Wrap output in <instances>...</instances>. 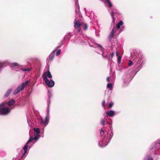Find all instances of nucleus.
<instances>
[{
    "label": "nucleus",
    "instance_id": "f257e3e1",
    "mask_svg": "<svg viewBox=\"0 0 160 160\" xmlns=\"http://www.w3.org/2000/svg\"><path fill=\"white\" fill-rule=\"evenodd\" d=\"M133 55L132 57L133 58V62L131 60H129L128 62V65L131 66L133 63L135 66V72L136 74L142 68L145 63V60L142 54L139 51L134 50L133 51Z\"/></svg>",
    "mask_w": 160,
    "mask_h": 160
},
{
    "label": "nucleus",
    "instance_id": "f03ea898",
    "mask_svg": "<svg viewBox=\"0 0 160 160\" xmlns=\"http://www.w3.org/2000/svg\"><path fill=\"white\" fill-rule=\"evenodd\" d=\"M110 130L108 131L103 128L101 129L100 132V140L98 142V146L100 147L106 146L109 142L113 135L112 127L109 126Z\"/></svg>",
    "mask_w": 160,
    "mask_h": 160
},
{
    "label": "nucleus",
    "instance_id": "7ed1b4c3",
    "mask_svg": "<svg viewBox=\"0 0 160 160\" xmlns=\"http://www.w3.org/2000/svg\"><path fill=\"white\" fill-rule=\"evenodd\" d=\"M52 95L49 91H48V107L47 108V113L45 117V119H44L42 118H40L38 120V122L42 125H44L45 127L48 124L50 118L49 115V109L50 105V98Z\"/></svg>",
    "mask_w": 160,
    "mask_h": 160
},
{
    "label": "nucleus",
    "instance_id": "20e7f679",
    "mask_svg": "<svg viewBox=\"0 0 160 160\" xmlns=\"http://www.w3.org/2000/svg\"><path fill=\"white\" fill-rule=\"evenodd\" d=\"M42 77L46 85L49 88H52L54 86L55 82L51 79L52 76L49 71L45 72L43 73Z\"/></svg>",
    "mask_w": 160,
    "mask_h": 160
},
{
    "label": "nucleus",
    "instance_id": "39448f33",
    "mask_svg": "<svg viewBox=\"0 0 160 160\" xmlns=\"http://www.w3.org/2000/svg\"><path fill=\"white\" fill-rule=\"evenodd\" d=\"M150 152L155 153L160 150V138L155 140L151 145L149 148Z\"/></svg>",
    "mask_w": 160,
    "mask_h": 160
},
{
    "label": "nucleus",
    "instance_id": "423d86ee",
    "mask_svg": "<svg viewBox=\"0 0 160 160\" xmlns=\"http://www.w3.org/2000/svg\"><path fill=\"white\" fill-rule=\"evenodd\" d=\"M88 42L91 47H93L95 48H97L98 50L102 52V56L103 58L107 59H109L110 58L108 54H105V52H104V49L101 45L96 43L94 44L93 45H91L90 43L88 41Z\"/></svg>",
    "mask_w": 160,
    "mask_h": 160
},
{
    "label": "nucleus",
    "instance_id": "0eeeda50",
    "mask_svg": "<svg viewBox=\"0 0 160 160\" xmlns=\"http://www.w3.org/2000/svg\"><path fill=\"white\" fill-rule=\"evenodd\" d=\"M5 102H3L0 104V115H7L10 112L11 109L7 107H5Z\"/></svg>",
    "mask_w": 160,
    "mask_h": 160
},
{
    "label": "nucleus",
    "instance_id": "6e6552de",
    "mask_svg": "<svg viewBox=\"0 0 160 160\" xmlns=\"http://www.w3.org/2000/svg\"><path fill=\"white\" fill-rule=\"evenodd\" d=\"M29 82L28 81H26L23 82L21 86H18L13 91V94L15 95L18 94L20 92L23 90L25 87H26Z\"/></svg>",
    "mask_w": 160,
    "mask_h": 160
},
{
    "label": "nucleus",
    "instance_id": "1a4fd4ad",
    "mask_svg": "<svg viewBox=\"0 0 160 160\" xmlns=\"http://www.w3.org/2000/svg\"><path fill=\"white\" fill-rule=\"evenodd\" d=\"M82 24L78 19L77 18H75L74 21V27L75 29H78L79 27L82 26Z\"/></svg>",
    "mask_w": 160,
    "mask_h": 160
},
{
    "label": "nucleus",
    "instance_id": "9d476101",
    "mask_svg": "<svg viewBox=\"0 0 160 160\" xmlns=\"http://www.w3.org/2000/svg\"><path fill=\"white\" fill-rule=\"evenodd\" d=\"M21 66V65L17 62H14L10 64V67L11 69L13 70H15L16 69H18V68H20Z\"/></svg>",
    "mask_w": 160,
    "mask_h": 160
},
{
    "label": "nucleus",
    "instance_id": "9b49d317",
    "mask_svg": "<svg viewBox=\"0 0 160 160\" xmlns=\"http://www.w3.org/2000/svg\"><path fill=\"white\" fill-rule=\"evenodd\" d=\"M103 2L105 4V6L108 7V9L112 7V4L110 0H104Z\"/></svg>",
    "mask_w": 160,
    "mask_h": 160
},
{
    "label": "nucleus",
    "instance_id": "f8f14e48",
    "mask_svg": "<svg viewBox=\"0 0 160 160\" xmlns=\"http://www.w3.org/2000/svg\"><path fill=\"white\" fill-rule=\"evenodd\" d=\"M8 64V62L7 61H2L0 60V73L1 72V69L2 68L3 66H7Z\"/></svg>",
    "mask_w": 160,
    "mask_h": 160
},
{
    "label": "nucleus",
    "instance_id": "ddd939ff",
    "mask_svg": "<svg viewBox=\"0 0 160 160\" xmlns=\"http://www.w3.org/2000/svg\"><path fill=\"white\" fill-rule=\"evenodd\" d=\"M55 54V51H53L50 54L48 59H47V61L48 62H51L54 58Z\"/></svg>",
    "mask_w": 160,
    "mask_h": 160
},
{
    "label": "nucleus",
    "instance_id": "4468645a",
    "mask_svg": "<svg viewBox=\"0 0 160 160\" xmlns=\"http://www.w3.org/2000/svg\"><path fill=\"white\" fill-rule=\"evenodd\" d=\"M116 28L115 27H113V28L111 31L108 38L109 39H111V38L114 37V34L116 32Z\"/></svg>",
    "mask_w": 160,
    "mask_h": 160
},
{
    "label": "nucleus",
    "instance_id": "2eb2a0df",
    "mask_svg": "<svg viewBox=\"0 0 160 160\" xmlns=\"http://www.w3.org/2000/svg\"><path fill=\"white\" fill-rule=\"evenodd\" d=\"M108 11L110 13L111 15L112 18L114 17V15L116 13L117 10L115 8H109L108 9Z\"/></svg>",
    "mask_w": 160,
    "mask_h": 160
},
{
    "label": "nucleus",
    "instance_id": "dca6fc26",
    "mask_svg": "<svg viewBox=\"0 0 160 160\" xmlns=\"http://www.w3.org/2000/svg\"><path fill=\"white\" fill-rule=\"evenodd\" d=\"M28 145H27V144H25L24 147H23V149L24 151V152L21 155V158H23L25 155L26 152L28 151Z\"/></svg>",
    "mask_w": 160,
    "mask_h": 160
},
{
    "label": "nucleus",
    "instance_id": "f3484780",
    "mask_svg": "<svg viewBox=\"0 0 160 160\" xmlns=\"http://www.w3.org/2000/svg\"><path fill=\"white\" fill-rule=\"evenodd\" d=\"M38 139L37 138L34 137H30L29 139L28 140V141H27V143H26V144H27V145H28V144L29 142H33V140H35L36 141H37Z\"/></svg>",
    "mask_w": 160,
    "mask_h": 160
},
{
    "label": "nucleus",
    "instance_id": "a211bd4d",
    "mask_svg": "<svg viewBox=\"0 0 160 160\" xmlns=\"http://www.w3.org/2000/svg\"><path fill=\"white\" fill-rule=\"evenodd\" d=\"M106 114L108 116L113 117L114 115L115 112L113 110H110L106 112Z\"/></svg>",
    "mask_w": 160,
    "mask_h": 160
},
{
    "label": "nucleus",
    "instance_id": "6ab92c4d",
    "mask_svg": "<svg viewBox=\"0 0 160 160\" xmlns=\"http://www.w3.org/2000/svg\"><path fill=\"white\" fill-rule=\"evenodd\" d=\"M123 24V22L122 21L120 20L119 22L117 24L116 27L117 29H120L121 26Z\"/></svg>",
    "mask_w": 160,
    "mask_h": 160
},
{
    "label": "nucleus",
    "instance_id": "aec40b11",
    "mask_svg": "<svg viewBox=\"0 0 160 160\" xmlns=\"http://www.w3.org/2000/svg\"><path fill=\"white\" fill-rule=\"evenodd\" d=\"M101 125H104L107 124H108V121L106 120L105 119V118L102 119L101 122Z\"/></svg>",
    "mask_w": 160,
    "mask_h": 160
},
{
    "label": "nucleus",
    "instance_id": "412c9836",
    "mask_svg": "<svg viewBox=\"0 0 160 160\" xmlns=\"http://www.w3.org/2000/svg\"><path fill=\"white\" fill-rule=\"evenodd\" d=\"M12 89H9L6 92V93L5 94L4 97L5 98H7L8 97L10 93H11V92L12 91Z\"/></svg>",
    "mask_w": 160,
    "mask_h": 160
},
{
    "label": "nucleus",
    "instance_id": "4be33fe9",
    "mask_svg": "<svg viewBox=\"0 0 160 160\" xmlns=\"http://www.w3.org/2000/svg\"><path fill=\"white\" fill-rule=\"evenodd\" d=\"M20 69L23 72H29L32 69V68H20Z\"/></svg>",
    "mask_w": 160,
    "mask_h": 160
},
{
    "label": "nucleus",
    "instance_id": "5701e85b",
    "mask_svg": "<svg viewBox=\"0 0 160 160\" xmlns=\"http://www.w3.org/2000/svg\"><path fill=\"white\" fill-rule=\"evenodd\" d=\"M71 33H68L67 35L65 36L64 39L66 40L67 39H69L71 36Z\"/></svg>",
    "mask_w": 160,
    "mask_h": 160
},
{
    "label": "nucleus",
    "instance_id": "b1692460",
    "mask_svg": "<svg viewBox=\"0 0 160 160\" xmlns=\"http://www.w3.org/2000/svg\"><path fill=\"white\" fill-rule=\"evenodd\" d=\"M143 160H153L152 156L147 155L144 158Z\"/></svg>",
    "mask_w": 160,
    "mask_h": 160
},
{
    "label": "nucleus",
    "instance_id": "393cba45",
    "mask_svg": "<svg viewBox=\"0 0 160 160\" xmlns=\"http://www.w3.org/2000/svg\"><path fill=\"white\" fill-rule=\"evenodd\" d=\"M15 103V101L13 99H12L9 101L8 103V104L9 106H11L13 105Z\"/></svg>",
    "mask_w": 160,
    "mask_h": 160
},
{
    "label": "nucleus",
    "instance_id": "a878e982",
    "mask_svg": "<svg viewBox=\"0 0 160 160\" xmlns=\"http://www.w3.org/2000/svg\"><path fill=\"white\" fill-rule=\"evenodd\" d=\"M82 26L83 29L84 30H86L88 29V25L86 23H82Z\"/></svg>",
    "mask_w": 160,
    "mask_h": 160
},
{
    "label": "nucleus",
    "instance_id": "bb28decb",
    "mask_svg": "<svg viewBox=\"0 0 160 160\" xmlns=\"http://www.w3.org/2000/svg\"><path fill=\"white\" fill-rule=\"evenodd\" d=\"M107 87L109 88L110 90H112V83H109L107 85Z\"/></svg>",
    "mask_w": 160,
    "mask_h": 160
},
{
    "label": "nucleus",
    "instance_id": "cd10ccee",
    "mask_svg": "<svg viewBox=\"0 0 160 160\" xmlns=\"http://www.w3.org/2000/svg\"><path fill=\"white\" fill-rule=\"evenodd\" d=\"M33 130L34 132V133H40V132L39 128H34Z\"/></svg>",
    "mask_w": 160,
    "mask_h": 160
},
{
    "label": "nucleus",
    "instance_id": "c85d7f7f",
    "mask_svg": "<svg viewBox=\"0 0 160 160\" xmlns=\"http://www.w3.org/2000/svg\"><path fill=\"white\" fill-rule=\"evenodd\" d=\"M81 37H80L79 38V39L77 41V43H82L83 42H85V43H86V41H84L83 40H82L81 39Z\"/></svg>",
    "mask_w": 160,
    "mask_h": 160
},
{
    "label": "nucleus",
    "instance_id": "c756f323",
    "mask_svg": "<svg viewBox=\"0 0 160 160\" xmlns=\"http://www.w3.org/2000/svg\"><path fill=\"white\" fill-rule=\"evenodd\" d=\"M121 56H119L118 57V61L117 62L118 64H120L121 63Z\"/></svg>",
    "mask_w": 160,
    "mask_h": 160
},
{
    "label": "nucleus",
    "instance_id": "7c9ffc66",
    "mask_svg": "<svg viewBox=\"0 0 160 160\" xmlns=\"http://www.w3.org/2000/svg\"><path fill=\"white\" fill-rule=\"evenodd\" d=\"M112 18V21L111 23V26H114L115 22V18H114V17H113V18Z\"/></svg>",
    "mask_w": 160,
    "mask_h": 160
},
{
    "label": "nucleus",
    "instance_id": "2f4dec72",
    "mask_svg": "<svg viewBox=\"0 0 160 160\" xmlns=\"http://www.w3.org/2000/svg\"><path fill=\"white\" fill-rule=\"evenodd\" d=\"M105 54H108L110 58H109V59H108V60H110V59H112V58L113 57V56L114 55V52H113L111 54V56H110V54H109L108 53V54H105Z\"/></svg>",
    "mask_w": 160,
    "mask_h": 160
},
{
    "label": "nucleus",
    "instance_id": "473e14b6",
    "mask_svg": "<svg viewBox=\"0 0 160 160\" xmlns=\"http://www.w3.org/2000/svg\"><path fill=\"white\" fill-rule=\"evenodd\" d=\"M39 134L40 133H34V137L39 139L40 137Z\"/></svg>",
    "mask_w": 160,
    "mask_h": 160
},
{
    "label": "nucleus",
    "instance_id": "72a5a7b5",
    "mask_svg": "<svg viewBox=\"0 0 160 160\" xmlns=\"http://www.w3.org/2000/svg\"><path fill=\"white\" fill-rule=\"evenodd\" d=\"M61 52V50L60 49L58 50L57 51L56 53V56H58L60 54Z\"/></svg>",
    "mask_w": 160,
    "mask_h": 160
},
{
    "label": "nucleus",
    "instance_id": "f704fd0d",
    "mask_svg": "<svg viewBox=\"0 0 160 160\" xmlns=\"http://www.w3.org/2000/svg\"><path fill=\"white\" fill-rule=\"evenodd\" d=\"M105 101H103L102 103V105L103 107H105Z\"/></svg>",
    "mask_w": 160,
    "mask_h": 160
},
{
    "label": "nucleus",
    "instance_id": "c9c22d12",
    "mask_svg": "<svg viewBox=\"0 0 160 160\" xmlns=\"http://www.w3.org/2000/svg\"><path fill=\"white\" fill-rule=\"evenodd\" d=\"M152 154H158L159 155H160V150L158 152H155V153H152Z\"/></svg>",
    "mask_w": 160,
    "mask_h": 160
},
{
    "label": "nucleus",
    "instance_id": "e433bc0d",
    "mask_svg": "<svg viewBox=\"0 0 160 160\" xmlns=\"http://www.w3.org/2000/svg\"><path fill=\"white\" fill-rule=\"evenodd\" d=\"M113 103L112 102H110L109 103V106H108V107H109V108H110L113 105Z\"/></svg>",
    "mask_w": 160,
    "mask_h": 160
},
{
    "label": "nucleus",
    "instance_id": "4c0bfd02",
    "mask_svg": "<svg viewBox=\"0 0 160 160\" xmlns=\"http://www.w3.org/2000/svg\"><path fill=\"white\" fill-rule=\"evenodd\" d=\"M124 27L122 26L121 28L120 29V31H121V32L122 31L124 30Z\"/></svg>",
    "mask_w": 160,
    "mask_h": 160
},
{
    "label": "nucleus",
    "instance_id": "58836bf2",
    "mask_svg": "<svg viewBox=\"0 0 160 160\" xmlns=\"http://www.w3.org/2000/svg\"><path fill=\"white\" fill-rule=\"evenodd\" d=\"M118 55H119L118 51H117L116 52V55L118 57L119 56Z\"/></svg>",
    "mask_w": 160,
    "mask_h": 160
},
{
    "label": "nucleus",
    "instance_id": "ea45409f",
    "mask_svg": "<svg viewBox=\"0 0 160 160\" xmlns=\"http://www.w3.org/2000/svg\"><path fill=\"white\" fill-rule=\"evenodd\" d=\"M107 81L108 82H109L110 81V80H109V77H108L107 78Z\"/></svg>",
    "mask_w": 160,
    "mask_h": 160
},
{
    "label": "nucleus",
    "instance_id": "a19ab883",
    "mask_svg": "<svg viewBox=\"0 0 160 160\" xmlns=\"http://www.w3.org/2000/svg\"><path fill=\"white\" fill-rule=\"evenodd\" d=\"M27 121H28V125H29V126H30V123L29 122V121H28V120H27Z\"/></svg>",
    "mask_w": 160,
    "mask_h": 160
},
{
    "label": "nucleus",
    "instance_id": "79ce46f5",
    "mask_svg": "<svg viewBox=\"0 0 160 160\" xmlns=\"http://www.w3.org/2000/svg\"><path fill=\"white\" fill-rule=\"evenodd\" d=\"M96 52L97 53H98L99 54H100V53H99V52H98V51H96Z\"/></svg>",
    "mask_w": 160,
    "mask_h": 160
},
{
    "label": "nucleus",
    "instance_id": "37998d69",
    "mask_svg": "<svg viewBox=\"0 0 160 160\" xmlns=\"http://www.w3.org/2000/svg\"><path fill=\"white\" fill-rule=\"evenodd\" d=\"M31 93V92H30V93H29L28 94V97L30 96V94Z\"/></svg>",
    "mask_w": 160,
    "mask_h": 160
},
{
    "label": "nucleus",
    "instance_id": "c03bdc74",
    "mask_svg": "<svg viewBox=\"0 0 160 160\" xmlns=\"http://www.w3.org/2000/svg\"><path fill=\"white\" fill-rule=\"evenodd\" d=\"M31 148L30 147H29V148L30 149Z\"/></svg>",
    "mask_w": 160,
    "mask_h": 160
},
{
    "label": "nucleus",
    "instance_id": "a18cd8bd",
    "mask_svg": "<svg viewBox=\"0 0 160 160\" xmlns=\"http://www.w3.org/2000/svg\"><path fill=\"white\" fill-rule=\"evenodd\" d=\"M76 12L77 14H78V13L76 12Z\"/></svg>",
    "mask_w": 160,
    "mask_h": 160
},
{
    "label": "nucleus",
    "instance_id": "49530a36",
    "mask_svg": "<svg viewBox=\"0 0 160 160\" xmlns=\"http://www.w3.org/2000/svg\"><path fill=\"white\" fill-rule=\"evenodd\" d=\"M77 42L76 41H74V42Z\"/></svg>",
    "mask_w": 160,
    "mask_h": 160
}]
</instances>
